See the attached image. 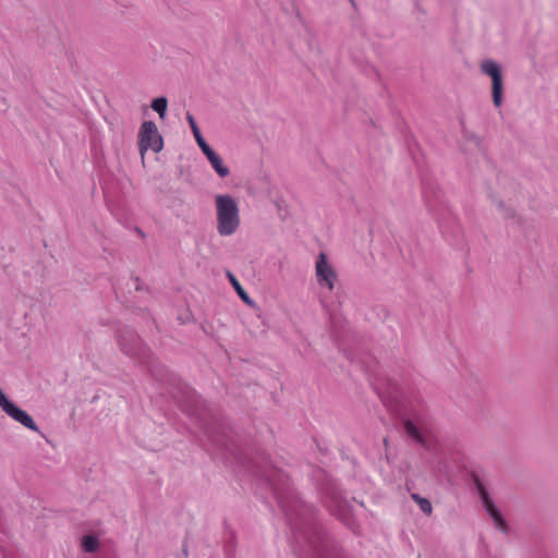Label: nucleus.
Instances as JSON below:
<instances>
[{
    "mask_svg": "<svg viewBox=\"0 0 558 558\" xmlns=\"http://www.w3.org/2000/svg\"><path fill=\"white\" fill-rule=\"evenodd\" d=\"M217 232L221 236L233 235L241 225L238 202L229 194L215 196Z\"/></svg>",
    "mask_w": 558,
    "mask_h": 558,
    "instance_id": "1",
    "label": "nucleus"
},
{
    "mask_svg": "<svg viewBox=\"0 0 558 558\" xmlns=\"http://www.w3.org/2000/svg\"><path fill=\"white\" fill-rule=\"evenodd\" d=\"M404 429L410 438L425 449L430 451L436 450L437 439L432 433L428 421L424 415L417 414L405 420Z\"/></svg>",
    "mask_w": 558,
    "mask_h": 558,
    "instance_id": "2",
    "label": "nucleus"
},
{
    "mask_svg": "<svg viewBox=\"0 0 558 558\" xmlns=\"http://www.w3.org/2000/svg\"><path fill=\"white\" fill-rule=\"evenodd\" d=\"M138 145L142 159L148 149L159 153L163 147V141L158 132L157 125L153 121L142 123L138 132Z\"/></svg>",
    "mask_w": 558,
    "mask_h": 558,
    "instance_id": "3",
    "label": "nucleus"
},
{
    "mask_svg": "<svg viewBox=\"0 0 558 558\" xmlns=\"http://www.w3.org/2000/svg\"><path fill=\"white\" fill-rule=\"evenodd\" d=\"M480 68L483 74L490 77L493 102L496 107H500L504 95V78L500 65L492 59H485L481 62Z\"/></svg>",
    "mask_w": 558,
    "mask_h": 558,
    "instance_id": "4",
    "label": "nucleus"
},
{
    "mask_svg": "<svg viewBox=\"0 0 558 558\" xmlns=\"http://www.w3.org/2000/svg\"><path fill=\"white\" fill-rule=\"evenodd\" d=\"M315 277L320 288L331 292L338 281V275L325 253H319L315 262Z\"/></svg>",
    "mask_w": 558,
    "mask_h": 558,
    "instance_id": "5",
    "label": "nucleus"
},
{
    "mask_svg": "<svg viewBox=\"0 0 558 558\" xmlns=\"http://www.w3.org/2000/svg\"><path fill=\"white\" fill-rule=\"evenodd\" d=\"M474 484L477 490V494L483 502V506L486 510V512L489 514L492 520L494 521L495 526L500 530L504 533H508V523L504 519L502 514L498 510V508L495 506L493 499L490 498L485 485L482 483V481L478 477L474 478Z\"/></svg>",
    "mask_w": 558,
    "mask_h": 558,
    "instance_id": "6",
    "label": "nucleus"
},
{
    "mask_svg": "<svg viewBox=\"0 0 558 558\" xmlns=\"http://www.w3.org/2000/svg\"><path fill=\"white\" fill-rule=\"evenodd\" d=\"M121 350L129 355H136L141 350V340L133 331H126L119 339Z\"/></svg>",
    "mask_w": 558,
    "mask_h": 558,
    "instance_id": "7",
    "label": "nucleus"
},
{
    "mask_svg": "<svg viewBox=\"0 0 558 558\" xmlns=\"http://www.w3.org/2000/svg\"><path fill=\"white\" fill-rule=\"evenodd\" d=\"M267 480L274 488L275 495L278 499L280 507L282 508L283 511H286L288 513V511H289L288 505L286 504L284 498L282 496V492L280 490V487H279V484H281V483L283 484V475L281 473L275 472L271 475H267Z\"/></svg>",
    "mask_w": 558,
    "mask_h": 558,
    "instance_id": "8",
    "label": "nucleus"
},
{
    "mask_svg": "<svg viewBox=\"0 0 558 558\" xmlns=\"http://www.w3.org/2000/svg\"><path fill=\"white\" fill-rule=\"evenodd\" d=\"M206 158L220 178H226L230 174L229 168L223 165L221 157L215 150L207 155Z\"/></svg>",
    "mask_w": 558,
    "mask_h": 558,
    "instance_id": "9",
    "label": "nucleus"
},
{
    "mask_svg": "<svg viewBox=\"0 0 558 558\" xmlns=\"http://www.w3.org/2000/svg\"><path fill=\"white\" fill-rule=\"evenodd\" d=\"M229 279L240 299L244 301L246 304L252 305L253 301L251 300L246 291L243 289V287L240 284L238 279L232 274H229Z\"/></svg>",
    "mask_w": 558,
    "mask_h": 558,
    "instance_id": "10",
    "label": "nucleus"
},
{
    "mask_svg": "<svg viewBox=\"0 0 558 558\" xmlns=\"http://www.w3.org/2000/svg\"><path fill=\"white\" fill-rule=\"evenodd\" d=\"M168 100L166 97H158L151 101V109L156 111L161 119L165 118Z\"/></svg>",
    "mask_w": 558,
    "mask_h": 558,
    "instance_id": "11",
    "label": "nucleus"
},
{
    "mask_svg": "<svg viewBox=\"0 0 558 558\" xmlns=\"http://www.w3.org/2000/svg\"><path fill=\"white\" fill-rule=\"evenodd\" d=\"M82 548L86 553H94L98 548V539L93 535H85L82 538Z\"/></svg>",
    "mask_w": 558,
    "mask_h": 558,
    "instance_id": "12",
    "label": "nucleus"
},
{
    "mask_svg": "<svg viewBox=\"0 0 558 558\" xmlns=\"http://www.w3.org/2000/svg\"><path fill=\"white\" fill-rule=\"evenodd\" d=\"M414 500H416V502L418 504L421 510L425 513V514H430L432 513V504L429 502V500L425 499V498H422L420 497L418 495H413L412 496Z\"/></svg>",
    "mask_w": 558,
    "mask_h": 558,
    "instance_id": "13",
    "label": "nucleus"
},
{
    "mask_svg": "<svg viewBox=\"0 0 558 558\" xmlns=\"http://www.w3.org/2000/svg\"><path fill=\"white\" fill-rule=\"evenodd\" d=\"M326 506L332 513L337 515H342L340 500L338 499V497H330V500L326 501Z\"/></svg>",
    "mask_w": 558,
    "mask_h": 558,
    "instance_id": "14",
    "label": "nucleus"
},
{
    "mask_svg": "<svg viewBox=\"0 0 558 558\" xmlns=\"http://www.w3.org/2000/svg\"><path fill=\"white\" fill-rule=\"evenodd\" d=\"M197 145L199 146L201 150L203 151V154L205 156L209 155L210 153L214 151V149L206 143V141L204 140V137H202L201 140H198L197 142Z\"/></svg>",
    "mask_w": 558,
    "mask_h": 558,
    "instance_id": "15",
    "label": "nucleus"
},
{
    "mask_svg": "<svg viewBox=\"0 0 558 558\" xmlns=\"http://www.w3.org/2000/svg\"><path fill=\"white\" fill-rule=\"evenodd\" d=\"M186 119L189 121V124H190L192 131H194L195 129L198 128V125L192 114L187 113Z\"/></svg>",
    "mask_w": 558,
    "mask_h": 558,
    "instance_id": "16",
    "label": "nucleus"
},
{
    "mask_svg": "<svg viewBox=\"0 0 558 558\" xmlns=\"http://www.w3.org/2000/svg\"><path fill=\"white\" fill-rule=\"evenodd\" d=\"M192 133H193L194 138H195L196 142L203 137V135H202V133L199 131V128H197L194 131H192Z\"/></svg>",
    "mask_w": 558,
    "mask_h": 558,
    "instance_id": "17",
    "label": "nucleus"
}]
</instances>
